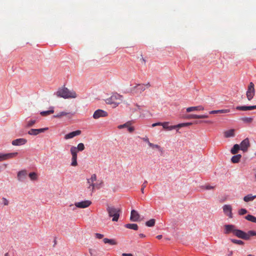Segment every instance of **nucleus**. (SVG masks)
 <instances>
[{"label": "nucleus", "mask_w": 256, "mask_h": 256, "mask_svg": "<svg viewBox=\"0 0 256 256\" xmlns=\"http://www.w3.org/2000/svg\"><path fill=\"white\" fill-rule=\"evenodd\" d=\"M224 234H229L232 232L235 236L238 238L245 240H248L250 236H256V232L249 230L246 232L242 230L236 229L235 226L233 224H226L224 226Z\"/></svg>", "instance_id": "f257e3e1"}, {"label": "nucleus", "mask_w": 256, "mask_h": 256, "mask_svg": "<svg viewBox=\"0 0 256 256\" xmlns=\"http://www.w3.org/2000/svg\"><path fill=\"white\" fill-rule=\"evenodd\" d=\"M54 94L58 97L62 98L64 99L76 97V94L74 90H70L66 87L60 88Z\"/></svg>", "instance_id": "f03ea898"}, {"label": "nucleus", "mask_w": 256, "mask_h": 256, "mask_svg": "<svg viewBox=\"0 0 256 256\" xmlns=\"http://www.w3.org/2000/svg\"><path fill=\"white\" fill-rule=\"evenodd\" d=\"M122 96L116 92L114 93L110 98L105 100L106 104L111 105L112 108L118 106L122 101Z\"/></svg>", "instance_id": "7ed1b4c3"}, {"label": "nucleus", "mask_w": 256, "mask_h": 256, "mask_svg": "<svg viewBox=\"0 0 256 256\" xmlns=\"http://www.w3.org/2000/svg\"><path fill=\"white\" fill-rule=\"evenodd\" d=\"M106 211L108 212V216L112 218V221L117 222L118 220L120 212V210L119 208H116L114 206H108L106 208Z\"/></svg>", "instance_id": "20e7f679"}, {"label": "nucleus", "mask_w": 256, "mask_h": 256, "mask_svg": "<svg viewBox=\"0 0 256 256\" xmlns=\"http://www.w3.org/2000/svg\"><path fill=\"white\" fill-rule=\"evenodd\" d=\"M192 124L191 122H186V123H181L176 125L174 126H169V122H164L162 124V128L168 130H172L176 128H180L182 127L188 126Z\"/></svg>", "instance_id": "39448f33"}, {"label": "nucleus", "mask_w": 256, "mask_h": 256, "mask_svg": "<svg viewBox=\"0 0 256 256\" xmlns=\"http://www.w3.org/2000/svg\"><path fill=\"white\" fill-rule=\"evenodd\" d=\"M255 95L254 86L253 82H250L248 86L246 92V96L248 100H251Z\"/></svg>", "instance_id": "423d86ee"}, {"label": "nucleus", "mask_w": 256, "mask_h": 256, "mask_svg": "<svg viewBox=\"0 0 256 256\" xmlns=\"http://www.w3.org/2000/svg\"><path fill=\"white\" fill-rule=\"evenodd\" d=\"M96 180V174H93L92 175L91 178H90L87 179V182L89 184V186L88 188L90 189L92 192H93L94 190V188L96 186V184L94 183L95 181Z\"/></svg>", "instance_id": "0eeeda50"}, {"label": "nucleus", "mask_w": 256, "mask_h": 256, "mask_svg": "<svg viewBox=\"0 0 256 256\" xmlns=\"http://www.w3.org/2000/svg\"><path fill=\"white\" fill-rule=\"evenodd\" d=\"M108 115V112L102 110L98 109L96 110L92 116V117L94 119H98L100 118L106 117Z\"/></svg>", "instance_id": "6e6552de"}, {"label": "nucleus", "mask_w": 256, "mask_h": 256, "mask_svg": "<svg viewBox=\"0 0 256 256\" xmlns=\"http://www.w3.org/2000/svg\"><path fill=\"white\" fill-rule=\"evenodd\" d=\"M17 152H10L8 154L0 153V161L8 160L13 158L18 155Z\"/></svg>", "instance_id": "1a4fd4ad"}, {"label": "nucleus", "mask_w": 256, "mask_h": 256, "mask_svg": "<svg viewBox=\"0 0 256 256\" xmlns=\"http://www.w3.org/2000/svg\"><path fill=\"white\" fill-rule=\"evenodd\" d=\"M92 204V202L88 200H85L80 202H76L74 204L76 207L80 208H84L89 206Z\"/></svg>", "instance_id": "9d476101"}, {"label": "nucleus", "mask_w": 256, "mask_h": 256, "mask_svg": "<svg viewBox=\"0 0 256 256\" xmlns=\"http://www.w3.org/2000/svg\"><path fill=\"white\" fill-rule=\"evenodd\" d=\"M223 212L224 214L230 218H232V207L230 204H224L222 206Z\"/></svg>", "instance_id": "9b49d317"}, {"label": "nucleus", "mask_w": 256, "mask_h": 256, "mask_svg": "<svg viewBox=\"0 0 256 256\" xmlns=\"http://www.w3.org/2000/svg\"><path fill=\"white\" fill-rule=\"evenodd\" d=\"M47 130H48V128L38 129L32 128L28 132V134L32 136H36L40 133L44 132Z\"/></svg>", "instance_id": "f8f14e48"}, {"label": "nucleus", "mask_w": 256, "mask_h": 256, "mask_svg": "<svg viewBox=\"0 0 256 256\" xmlns=\"http://www.w3.org/2000/svg\"><path fill=\"white\" fill-rule=\"evenodd\" d=\"M240 150L244 152H246L248 150V148L250 146V142L248 138L244 140L240 144Z\"/></svg>", "instance_id": "ddd939ff"}, {"label": "nucleus", "mask_w": 256, "mask_h": 256, "mask_svg": "<svg viewBox=\"0 0 256 256\" xmlns=\"http://www.w3.org/2000/svg\"><path fill=\"white\" fill-rule=\"evenodd\" d=\"M28 174L26 170H22L18 172L17 178L18 181L23 182L26 178Z\"/></svg>", "instance_id": "4468645a"}, {"label": "nucleus", "mask_w": 256, "mask_h": 256, "mask_svg": "<svg viewBox=\"0 0 256 256\" xmlns=\"http://www.w3.org/2000/svg\"><path fill=\"white\" fill-rule=\"evenodd\" d=\"M27 142V140L24 138H20L16 139L12 141V144L13 146H20L26 144Z\"/></svg>", "instance_id": "2eb2a0df"}, {"label": "nucleus", "mask_w": 256, "mask_h": 256, "mask_svg": "<svg viewBox=\"0 0 256 256\" xmlns=\"http://www.w3.org/2000/svg\"><path fill=\"white\" fill-rule=\"evenodd\" d=\"M70 151L72 156L71 166H76L78 164L77 154L75 152V148H74L73 150H70Z\"/></svg>", "instance_id": "dca6fc26"}, {"label": "nucleus", "mask_w": 256, "mask_h": 256, "mask_svg": "<svg viewBox=\"0 0 256 256\" xmlns=\"http://www.w3.org/2000/svg\"><path fill=\"white\" fill-rule=\"evenodd\" d=\"M81 134V131L80 130H76L70 132L64 136L65 140H68L74 138L76 136H78Z\"/></svg>", "instance_id": "f3484780"}, {"label": "nucleus", "mask_w": 256, "mask_h": 256, "mask_svg": "<svg viewBox=\"0 0 256 256\" xmlns=\"http://www.w3.org/2000/svg\"><path fill=\"white\" fill-rule=\"evenodd\" d=\"M140 214L135 210H132L131 211L130 220L132 222H137L139 220Z\"/></svg>", "instance_id": "a211bd4d"}, {"label": "nucleus", "mask_w": 256, "mask_h": 256, "mask_svg": "<svg viewBox=\"0 0 256 256\" xmlns=\"http://www.w3.org/2000/svg\"><path fill=\"white\" fill-rule=\"evenodd\" d=\"M236 110H239L242 111H246V110H250L254 109H256V106H237L236 108Z\"/></svg>", "instance_id": "6ab92c4d"}, {"label": "nucleus", "mask_w": 256, "mask_h": 256, "mask_svg": "<svg viewBox=\"0 0 256 256\" xmlns=\"http://www.w3.org/2000/svg\"><path fill=\"white\" fill-rule=\"evenodd\" d=\"M72 112H61L53 116L54 118H60L63 116H68L69 118L72 116Z\"/></svg>", "instance_id": "aec40b11"}, {"label": "nucleus", "mask_w": 256, "mask_h": 256, "mask_svg": "<svg viewBox=\"0 0 256 256\" xmlns=\"http://www.w3.org/2000/svg\"><path fill=\"white\" fill-rule=\"evenodd\" d=\"M75 148V152L76 153H78V152H82L83 150H84V145L83 143H80L78 144L77 147H76L74 146H72L70 148V150H73V148Z\"/></svg>", "instance_id": "412c9836"}, {"label": "nucleus", "mask_w": 256, "mask_h": 256, "mask_svg": "<svg viewBox=\"0 0 256 256\" xmlns=\"http://www.w3.org/2000/svg\"><path fill=\"white\" fill-rule=\"evenodd\" d=\"M204 110V106H191V107L188 108H186V112H190L192 111H196V110L200 111V110Z\"/></svg>", "instance_id": "4be33fe9"}, {"label": "nucleus", "mask_w": 256, "mask_h": 256, "mask_svg": "<svg viewBox=\"0 0 256 256\" xmlns=\"http://www.w3.org/2000/svg\"><path fill=\"white\" fill-rule=\"evenodd\" d=\"M224 136L226 138L234 137L235 136L234 130L230 129L224 132Z\"/></svg>", "instance_id": "5701e85b"}, {"label": "nucleus", "mask_w": 256, "mask_h": 256, "mask_svg": "<svg viewBox=\"0 0 256 256\" xmlns=\"http://www.w3.org/2000/svg\"><path fill=\"white\" fill-rule=\"evenodd\" d=\"M145 86L144 84H138L134 87V90H136V92L142 93L146 90Z\"/></svg>", "instance_id": "b1692460"}, {"label": "nucleus", "mask_w": 256, "mask_h": 256, "mask_svg": "<svg viewBox=\"0 0 256 256\" xmlns=\"http://www.w3.org/2000/svg\"><path fill=\"white\" fill-rule=\"evenodd\" d=\"M230 112V110H229V109H223V110H212L209 112V114H226V113H228Z\"/></svg>", "instance_id": "393cba45"}, {"label": "nucleus", "mask_w": 256, "mask_h": 256, "mask_svg": "<svg viewBox=\"0 0 256 256\" xmlns=\"http://www.w3.org/2000/svg\"><path fill=\"white\" fill-rule=\"evenodd\" d=\"M256 198V195L253 196L252 194H248L244 197V200L245 202L253 201Z\"/></svg>", "instance_id": "a878e982"}, {"label": "nucleus", "mask_w": 256, "mask_h": 256, "mask_svg": "<svg viewBox=\"0 0 256 256\" xmlns=\"http://www.w3.org/2000/svg\"><path fill=\"white\" fill-rule=\"evenodd\" d=\"M50 110L41 112H40V114L42 116H46L49 115L50 114H53L54 112V107H52V106L50 107Z\"/></svg>", "instance_id": "bb28decb"}, {"label": "nucleus", "mask_w": 256, "mask_h": 256, "mask_svg": "<svg viewBox=\"0 0 256 256\" xmlns=\"http://www.w3.org/2000/svg\"><path fill=\"white\" fill-rule=\"evenodd\" d=\"M124 226L129 229L136 230H138V226L136 224H127L124 225Z\"/></svg>", "instance_id": "cd10ccee"}, {"label": "nucleus", "mask_w": 256, "mask_h": 256, "mask_svg": "<svg viewBox=\"0 0 256 256\" xmlns=\"http://www.w3.org/2000/svg\"><path fill=\"white\" fill-rule=\"evenodd\" d=\"M240 150V146L238 144H235L234 145L233 147L230 150V152L232 154H236L238 151Z\"/></svg>", "instance_id": "c85d7f7f"}, {"label": "nucleus", "mask_w": 256, "mask_h": 256, "mask_svg": "<svg viewBox=\"0 0 256 256\" xmlns=\"http://www.w3.org/2000/svg\"><path fill=\"white\" fill-rule=\"evenodd\" d=\"M242 156L240 154H236L232 156L231 160L233 163H238L240 160Z\"/></svg>", "instance_id": "c756f323"}, {"label": "nucleus", "mask_w": 256, "mask_h": 256, "mask_svg": "<svg viewBox=\"0 0 256 256\" xmlns=\"http://www.w3.org/2000/svg\"><path fill=\"white\" fill-rule=\"evenodd\" d=\"M103 241L104 244H109L110 245H115L116 244V242L113 239H108V238H104L103 240Z\"/></svg>", "instance_id": "7c9ffc66"}, {"label": "nucleus", "mask_w": 256, "mask_h": 256, "mask_svg": "<svg viewBox=\"0 0 256 256\" xmlns=\"http://www.w3.org/2000/svg\"><path fill=\"white\" fill-rule=\"evenodd\" d=\"M245 218L250 222L256 223V217L251 214H248L245 216Z\"/></svg>", "instance_id": "2f4dec72"}, {"label": "nucleus", "mask_w": 256, "mask_h": 256, "mask_svg": "<svg viewBox=\"0 0 256 256\" xmlns=\"http://www.w3.org/2000/svg\"><path fill=\"white\" fill-rule=\"evenodd\" d=\"M36 120H28L26 122V124L24 126L25 128H30L32 126L36 123Z\"/></svg>", "instance_id": "473e14b6"}, {"label": "nucleus", "mask_w": 256, "mask_h": 256, "mask_svg": "<svg viewBox=\"0 0 256 256\" xmlns=\"http://www.w3.org/2000/svg\"><path fill=\"white\" fill-rule=\"evenodd\" d=\"M131 124H132V122L131 121H128V122H126L125 124H120V125L118 126V128L119 129H122V128H128L129 126H130Z\"/></svg>", "instance_id": "72a5a7b5"}, {"label": "nucleus", "mask_w": 256, "mask_h": 256, "mask_svg": "<svg viewBox=\"0 0 256 256\" xmlns=\"http://www.w3.org/2000/svg\"><path fill=\"white\" fill-rule=\"evenodd\" d=\"M155 222L156 221H155L154 219H153V218L150 219V220L147 221L146 222V225L148 227L153 226L155 224Z\"/></svg>", "instance_id": "f704fd0d"}, {"label": "nucleus", "mask_w": 256, "mask_h": 256, "mask_svg": "<svg viewBox=\"0 0 256 256\" xmlns=\"http://www.w3.org/2000/svg\"><path fill=\"white\" fill-rule=\"evenodd\" d=\"M148 146L153 148H157L158 150H160V152H162V148L160 147V146H159L158 144H152L151 142H149Z\"/></svg>", "instance_id": "c9c22d12"}, {"label": "nucleus", "mask_w": 256, "mask_h": 256, "mask_svg": "<svg viewBox=\"0 0 256 256\" xmlns=\"http://www.w3.org/2000/svg\"><path fill=\"white\" fill-rule=\"evenodd\" d=\"M28 176L32 180H35L37 179V175L34 172H30Z\"/></svg>", "instance_id": "e433bc0d"}, {"label": "nucleus", "mask_w": 256, "mask_h": 256, "mask_svg": "<svg viewBox=\"0 0 256 256\" xmlns=\"http://www.w3.org/2000/svg\"><path fill=\"white\" fill-rule=\"evenodd\" d=\"M230 240L234 244H237L238 245H243L244 244V242L241 240L230 239Z\"/></svg>", "instance_id": "4c0bfd02"}, {"label": "nucleus", "mask_w": 256, "mask_h": 256, "mask_svg": "<svg viewBox=\"0 0 256 256\" xmlns=\"http://www.w3.org/2000/svg\"><path fill=\"white\" fill-rule=\"evenodd\" d=\"M248 212L246 208H242L238 210V214L240 216L244 215Z\"/></svg>", "instance_id": "58836bf2"}, {"label": "nucleus", "mask_w": 256, "mask_h": 256, "mask_svg": "<svg viewBox=\"0 0 256 256\" xmlns=\"http://www.w3.org/2000/svg\"><path fill=\"white\" fill-rule=\"evenodd\" d=\"M89 252L91 256H96L97 252L96 250L90 248L89 250Z\"/></svg>", "instance_id": "ea45409f"}, {"label": "nucleus", "mask_w": 256, "mask_h": 256, "mask_svg": "<svg viewBox=\"0 0 256 256\" xmlns=\"http://www.w3.org/2000/svg\"><path fill=\"white\" fill-rule=\"evenodd\" d=\"M199 117L200 116L198 114H189L187 116V118H199Z\"/></svg>", "instance_id": "a19ab883"}, {"label": "nucleus", "mask_w": 256, "mask_h": 256, "mask_svg": "<svg viewBox=\"0 0 256 256\" xmlns=\"http://www.w3.org/2000/svg\"><path fill=\"white\" fill-rule=\"evenodd\" d=\"M242 120L246 122H252V118H242Z\"/></svg>", "instance_id": "79ce46f5"}, {"label": "nucleus", "mask_w": 256, "mask_h": 256, "mask_svg": "<svg viewBox=\"0 0 256 256\" xmlns=\"http://www.w3.org/2000/svg\"><path fill=\"white\" fill-rule=\"evenodd\" d=\"M148 182L146 180H145L144 182V184H142V188H141V192L142 193H144V189L146 187V184H147Z\"/></svg>", "instance_id": "37998d69"}, {"label": "nucleus", "mask_w": 256, "mask_h": 256, "mask_svg": "<svg viewBox=\"0 0 256 256\" xmlns=\"http://www.w3.org/2000/svg\"><path fill=\"white\" fill-rule=\"evenodd\" d=\"M202 187L204 188L206 190H212V189H213L214 188V186H210V185L204 186Z\"/></svg>", "instance_id": "c03bdc74"}, {"label": "nucleus", "mask_w": 256, "mask_h": 256, "mask_svg": "<svg viewBox=\"0 0 256 256\" xmlns=\"http://www.w3.org/2000/svg\"><path fill=\"white\" fill-rule=\"evenodd\" d=\"M2 200H3V204L4 206H8V204L9 202L6 198H2Z\"/></svg>", "instance_id": "a18cd8bd"}, {"label": "nucleus", "mask_w": 256, "mask_h": 256, "mask_svg": "<svg viewBox=\"0 0 256 256\" xmlns=\"http://www.w3.org/2000/svg\"><path fill=\"white\" fill-rule=\"evenodd\" d=\"M96 235V238H98V239H100L104 237V235L102 234H98V233H96L95 234Z\"/></svg>", "instance_id": "49530a36"}, {"label": "nucleus", "mask_w": 256, "mask_h": 256, "mask_svg": "<svg viewBox=\"0 0 256 256\" xmlns=\"http://www.w3.org/2000/svg\"><path fill=\"white\" fill-rule=\"evenodd\" d=\"M127 128H128V132H133L134 131V127H132V126H129Z\"/></svg>", "instance_id": "de8ad7c7"}, {"label": "nucleus", "mask_w": 256, "mask_h": 256, "mask_svg": "<svg viewBox=\"0 0 256 256\" xmlns=\"http://www.w3.org/2000/svg\"><path fill=\"white\" fill-rule=\"evenodd\" d=\"M162 122H156V123H154V124H152V127H154V126H162Z\"/></svg>", "instance_id": "09e8293b"}, {"label": "nucleus", "mask_w": 256, "mask_h": 256, "mask_svg": "<svg viewBox=\"0 0 256 256\" xmlns=\"http://www.w3.org/2000/svg\"><path fill=\"white\" fill-rule=\"evenodd\" d=\"M199 118H208V116L207 114H202V115H198Z\"/></svg>", "instance_id": "8fccbe9b"}, {"label": "nucleus", "mask_w": 256, "mask_h": 256, "mask_svg": "<svg viewBox=\"0 0 256 256\" xmlns=\"http://www.w3.org/2000/svg\"><path fill=\"white\" fill-rule=\"evenodd\" d=\"M142 140L148 143V144H149V142H150L148 138H142Z\"/></svg>", "instance_id": "3c124183"}, {"label": "nucleus", "mask_w": 256, "mask_h": 256, "mask_svg": "<svg viewBox=\"0 0 256 256\" xmlns=\"http://www.w3.org/2000/svg\"><path fill=\"white\" fill-rule=\"evenodd\" d=\"M122 256H133V255L131 254H126V253H123L122 254Z\"/></svg>", "instance_id": "603ef678"}, {"label": "nucleus", "mask_w": 256, "mask_h": 256, "mask_svg": "<svg viewBox=\"0 0 256 256\" xmlns=\"http://www.w3.org/2000/svg\"><path fill=\"white\" fill-rule=\"evenodd\" d=\"M200 122H204L205 123H209V124L212 123V122L210 120L200 121Z\"/></svg>", "instance_id": "864d4df0"}, {"label": "nucleus", "mask_w": 256, "mask_h": 256, "mask_svg": "<svg viewBox=\"0 0 256 256\" xmlns=\"http://www.w3.org/2000/svg\"><path fill=\"white\" fill-rule=\"evenodd\" d=\"M139 236H140V238H145V237H146V236H145L144 234H139Z\"/></svg>", "instance_id": "5fc2aeb1"}, {"label": "nucleus", "mask_w": 256, "mask_h": 256, "mask_svg": "<svg viewBox=\"0 0 256 256\" xmlns=\"http://www.w3.org/2000/svg\"><path fill=\"white\" fill-rule=\"evenodd\" d=\"M144 86H145V88L146 87L149 88L150 86V82H148L147 84H144Z\"/></svg>", "instance_id": "6e6d98bb"}, {"label": "nucleus", "mask_w": 256, "mask_h": 256, "mask_svg": "<svg viewBox=\"0 0 256 256\" xmlns=\"http://www.w3.org/2000/svg\"><path fill=\"white\" fill-rule=\"evenodd\" d=\"M162 235H158V236H156V238L160 240V239H161V238H162Z\"/></svg>", "instance_id": "4d7b16f0"}, {"label": "nucleus", "mask_w": 256, "mask_h": 256, "mask_svg": "<svg viewBox=\"0 0 256 256\" xmlns=\"http://www.w3.org/2000/svg\"><path fill=\"white\" fill-rule=\"evenodd\" d=\"M136 106L138 107V110H140V106H138V105L136 104Z\"/></svg>", "instance_id": "13d9d810"}, {"label": "nucleus", "mask_w": 256, "mask_h": 256, "mask_svg": "<svg viewBox=\"0 0 256 256\" xmlns=\"http://www.w3.org/2000/svg\"><path fill=\"white\" fill-rule=\"evenodd\" d=\"M4 256H10V255H9L8 253L7 252V253L5 254Z\"/></svg>", "instance_id": "bf43d9fd"}, {"label": "nucleus", "mask_w": 256, "mask_h": 256, "mask_svg": "<svg viewBox=\"0 0 256 256\" xmlns=\"http://www.w3.org/2000/svg\"><path fill=\"white\" fill-rule=\"evenodd\" d=\"M254 178H255V180H256V174H254Z\"/></svg>", "instance_id": "052dcab7"}, {"label": "nucleus", "mask_w": 256, "mask_h": 256, "mask_svg": "<svg viewBox=\"0 0 256 256\" xmlns=\"http://www.w3.org/2000/svg\"><path fill=\"white\" fill-rule=\"evenodd\" d=\"M54 244H56V240H54Z\"/></svg>", "instance_id": "680f3d73"}, {"label": "nucleus", "mask_w": 256, "mask_h": 256, "mask_svg": "<svg viewBox=\"0 0 256 256\" xmlns=\"http://www.w3.org/2000/svg\"><path fill=\"white\" fill-rule=\"evenodd\" d=\"M247 256H252V254H248Z\"/></svg>", "instance_id": "e2e57ef3"}, {"label": "nucleus", "mask_w": 256, "mask_h": 256, "mask_svg": "<svg viewBox=\"0 0 256 256\" xmlns=\"http://www.w3.org/2000/svg\"><path fill=\"white\" fill-rule=\"evenodd\" d=\"M1 166H0V172H1Z\"/></svg>", "instance_id": "0e129e2a"}, {"label": "nucleus", "mask_w": 256, "mask_h": 256, "mask_svg": "<svg viewBox=\"0 0 256 256\" xmlns=\"http://www.w3.org/2000/svg\"><path fill=\"white\" fill-rule=\"evenodd\" d=\"M254 154L256 156V152L254 153Z\"/></svg>", "instance_id": "69168bd1"}]
</instances>
